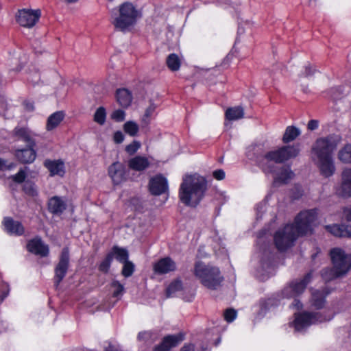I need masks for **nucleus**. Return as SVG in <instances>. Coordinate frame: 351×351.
Segmentation results:
<instances>
[{
	"label": "nucleus",
	"instance_id": "38",
	"mask_svg": "<svg viewBox=\"0 0 351 351\" xmlns=\"http://www.w3.org/2000/svg\"><path fill=\"white\" fill-rule=\"evenodd\" d=\"M124 132L130 136H136L138 132V125L133 121H126L123 126Z\"/></svg>",
	"mask_w": 351,
	"mask_h": 351
},
{
	"label": "nucleus",
	"instance_id": "17",
	"mask_svg": "<svg viewBox=\"0 0 351 351\" xmlns=\"http://www.w3.org/2000/svg\"><path fill=\"white\" fill-rule=\"evenodd\" d=\"M26 247L29 252L41 257H46L49 254V246L38 236L29 240Z\"/></svg>",
	"mask_w": 351,
	"mask_h": 351
},
{
	"label": "nucleus",
	"instance_id": "19",
	"mask_svg": "<svg viewBox=\"0 0 351 351\" xmlns=\"http://www.w3.org/2000/svg\"><path fill=\"white\" fill-rule=\"evenodd\" d=\"M35 147H36L27 145L26 147L16 149L14 152V156L21 164L32 163L36 157Z\"/></svg>",
	"mask_w": 351,
	"mask_h": 351
},
{
	"label": "nucleus",
	"instance_id": "28",
	"mask_svg": "<svg viewBox=\"0 0 351 351\" xmlns=\"http://www.w3.org/2000/svg\"><path fill=\"white\" fill-rule=\"evenodd\" d=\"M280 297L279 295L274 294L267 298H262L259 301L260 310L262 313H266L272 307L278 306L280 304Z\"/></svg>",
	"mask_w": 351,
	"mask_h": 351
},
{
	"label": "nucleus",
	"instance_id": "16",
	"mask_svg": "<svg viewBox=\"0 0 351 351\" xmlns=\"http://www.w3.org/2000/svg\"><path fill=\"white\" fill-rule=\"evenodd\" d=\"M1 224L3 231L9 235L20 237L25 234V227L23 223L14 220L12 217H4Z\"/></svg>",
	"mask_w": 351,
	"mask_h": 351
},
{
	"label": "nucleus",
	"instance_id": "9",
	"mask_svg": "<svg viewBox=\"0 0 351 351\" xmlns=\"http://www.w3.org/2000/svg\"><path fill=\"white\" fill-rule=\"evenodd\" d=\"M330 256L337 273L343 276L351 269V256L346 254L342 249H331Z\"/></svg>",
	"mask_w": 351,
	"mask_h": 351
},
{
	"label": "nucleus",
	"instance_id": "4",
	"mask_svg": "<svg viewBox=\"0 0 351 351\" xmlns=\"http://www.w3.org/2000/svg\"><path fill=\"white\" fill-rule=\"evenodd\" d=\"M140 15L139 11L132 3L123 2L117 8L112 10L111 23L115 30L125 33L136 24Z\"/></svg>",
	"mask_w": 351,
	"mask_h": 351
},
{
	"label": "nucleus",
	"instance_id": "26",
	"mask_svg": "<svg viewBox=\"0 0 351 351\" xmlns=\"http://www.w3.org/2000/svg\"><path fill=\"white\" fill-rule=\"evenodd\" d=\"M115 97L119 106L124 108L129 107L132 101V94L125 88H118L116 90Z\"/></svg>",
	"mask_w": 351,
	"mask_h": 351
},
{
	"label": "nucleus",
	"instance_id": "35",
	"mask_svg": "<svg viewBox=\"0 0 351 351\" xmlns=\"http://www.w3.org/2000/svg\"><path fill=\"white\" fill-rule=\"evenodd\" d=\"M339 160L345 164L351 163V145H345L338 153Z\"/></svg>",
	"mask_w": 351,
	"mask_h": 351
},
{
	"label": "nucleus",
	"instance_id": "33",
	"mask_svg": "<svg viewBox=\"0 0 351 351\" xmlns=\"http://www.w3.org/2000/svg\"><path fill=\"white\" fill-rule=\"evenodd\" d=\"M300 133V130L298 128L293 125L288 126L285 130L282 141L285 144L289 143L298 137Z\"/></svg>",
	"mask_w": 351,
	"mask_h": 351
},
{
	"label": "nucleus",
	"instance_id": "25",
	"mask_svg": "<svg viewBox=\"0 0 351 351\" xmlns=\"http://www.w3.org/2000/svg\"><path fill=\"white\" fill-rule=\"evenodd\" d=\"M48 210L53 215H60L66 208V203L58 196L51 197L47 204Z\"/></svg>",
	"mask_w": 351,
	"mask_h": 351
},
{
	"label": "nucleus",
	"instance_id": "45",
	"mask_svg": "<svg viewBox=\"0 0 351 351\" xmlns=\"http://www.w3.org/2000/svg\"><path fill=\"white\" fill-rule=\"evenodd\" d=\"M237 316V312L234 308H227L223 313L224 319L228 322H232Z\"/></svg>",
	"mask_w": 351,
	"mask_h": 351
},
{
	"label": "nucleus",
	"instance_id": "3",
	"mask_svg": "<svg viewBox=\"0 0 351 351\" xmlns=\"http://www.w3.org/2000/svg\"><path fill=\"white\" fill-rule=\"evenodd\" d=\"M207 189L208 183L204 177L186 176L180 184L178 197L185 206L195 208L204 197Z\"/></svg>",
	"mask_w": 351,
	"mask_h": 351
},
{
	"label": "nucleus",
	"instance_id": "24",
	"mask_svg": "<svg viewBox=\"0 0 351 351\" xmlns=\"http://www.w3.org/2000/svg\"><path fill=\"white\" fill-rule=\"evenodd\" d=\"M13 134L15 137L26 143L27 145L30 147L36 146V141L32 137L31 131L27 128L16 127L13 130Z\"/></svg>",
	"mask_w": 351,
	"mask_h": 351
},
{
	"label": "nucleus",
	"instance_id": "11",
	"mask_svg": "<svg viewBox=\"0 0 351 351\" xmlns=\"http://www.w3.org/2000/svg\"><path fill=\"white\" fill-rule=\"evenodd\" d=\"M69 250L68 247L62 250L59 257V261L54 269L53 282L58 287L66 275L69 267Z\"/></svg>",
	"mask_w": 351,
	"mask_h": 351
},
{
	"label": "nucleus",
	"instance_id": "30",
	"mask_svg": "<svg viewBox=\"0 0 351 351\" xmlns=\"http://www.w3.org/2000/svg\"><path fill=\"white\" fill-rule=\"evenodd\" d=\"M109 253L111 254L112 258H114L120 263L128 261L129 253L125 248L114 245L112 247Z\"/></svg>",
	"mask_w": 351,
	"mask_h": 351
},
{
	"label": "nucleus",
	"instance_id": "34",
	"mask_svg": "<svg viewBox=\"0 0 351 351\" xmlns=\"http://www.w3.org/2000/svg\"><path fill=\"white\" fill-rule=\"evenodd\" d=\"M166 64L170 71H177L180 68L181 61L178 56L173 53L167 57Z\"/></svg>",
	"mask_w": 351,
	"mask_h": 351
},
{
	"label": "nucleus",
	"instance_id": "5",
	"mask_svg": "<svg viewBox=\"0 0 351 351\" xmlns=\"http://www.w3.org/2000/svg\"><path fill=\"white\" fill-rule=\"evenodd\" d=\"M193 274L204 287L210 290H217L224 279L219 267L206 265L201 261L195 262Z\"/></svg>",
	"mask_w": 351,
	"mask_h": 351
},
{
	"label": "nucleus",
	"instance_id": "59",
	"mask_svg": "<svg viewBox=\"0 0 351 351\" xmlns=\"http://www.w3.org/2000/svg\"><path fill=\"white\" fill-rule=\"evenodd\" d=\"M302 196V191H298L296 194L293 195V198L295 199H298Z\"/></svg>",
	"mask_w": 351,
	"mask_h": 351
},
{
	"label": "nucleus",
	"instance_id": "44",
	"mask_svg": "<svg viewBox=\"0 0 351 351\" xmlns=\"http://www.w3.org/2000/svg\"><path fill=\"white\" fill-rule=\"evenodd\" d=\"M141 146V144L138 141H133L131 143L126 145L125 148V151L130 155L133 156L134 155L137 151L140 149Z\"/></svg>",
	"mask_w": 351,
	"mask_h": 351
},
{
	"label": "nucleus",
	"instance_id": "43",
	"mask_svg": "<svg viewBox=\"0 0 351 351\" xmlns=\"http://www.w3.org/2000/svg\"><path fill=\"white\" fill-rule=\"evenodd\" d=\"M26 178L27 173L23 169H20L16 174L12 175L10 177V178L16 184H22L23 182H25Z\"/></svg>",
	"mask_w": 351,
	"mask_h": 351
},
{
	"label": "nucleus",
	"instance_id": "22",
	"mask_svg": "<svg viewBox=\"0 0 351 351\" xmlns=\"http://www.w3.org/2000/svg\"><path fill=\"white\" fill-rule=\"evenodd\" d=\"M128 165L130 169L141 172L148 169L151 162L145 156H136L128 160Z\"/></svg>",
	"mask_w": 351,
	"mask_h": 351
},
{
	"label": "nucleus",
	"instance_id": "41",
	"mask_svg": "<svg viewBox=\"0 0 351 351\" xmlns=\"http://www.w3.org/2000/svg\"><path fill=\"white\" fill-rule=\"evenodd\" d=\"M112 261L113 258L112 255L108 252L104 260L98 265L99 271L104 274H107L110 270Z\"/></svg>",
	"mask_w": 351,
	"mask_h": 351
},
{
	"label": "nucleus",
	"instance_id": "60",
	"mask_svg": "<svg viewBox=\"0 0 351 351\" xmlns=\"http://www.w3.org/2000/svg\"><path fill=\"white\" fill-rule=\"evenodd\" d=\"M5 160L0 158V170H3L4 166H5Z\"/></svg>",
	"mask_w": 351,
	"mask_h": 351
},
{
	"label": "nucleus",
	"instance_id": "1",
	"mask_svg": "<svg viewBox=\"0 0 351 351\" xmlns=\"http://www.w3.org/2000/svg\"><path fill=\"white\" fill-rule=\"evenodd\" d=\"M263 145L254 147V160L257 166L265 174L275 175V183L286 184L293 178L294 173L290 166L278 167L276 164H281L297 157L300 153L299 145H283L277 149L265 152Z\"/></svg>",
	"mask_w": 351,
	"mask_h": 351
},
{
	"label": "nucleus",
	"instance_id": "42",
	"mask_svg": "<svg viewBox=\"0 0 351 351\" xmlns=\"http://www.w3.org/2000/svg\"><path fill=\"white\" fill-rule=\"evenodd\" d=\"M122 264L123 268L121 270V274L125 278H128L132 276L135 270L134 264L132 261H130L129 260L123 263Z\"/></svg>",
	"mask_w": 351,
	"mask_h": 351
},
{
	"label": "nucleus",
	"instance_id": "55",
	"mask_svg": "<svg viewBox=\"0 0 351 351\" xmlns=\"http://www.w3.org/2000/svg\"><path fill=\"white\" fill-rule=\"evenodd\" d=\"M154 108H153L152 106L148 107L145 110V117H150L151 114H152V112H154Z\"/></svg>",
	"mask_w": 351,
	"mask_h": 351
},
{
	"label": "nucleus",
	"instance_id": "39",
	"mask_svg": "<svg viewBox=\"0 0 351 351\" xmlns=\"http://www.w3.org/2000/svg\"><path fill=\"white\" fill-rule=\"evenodd\" d=\"M110 287L114 289L112 297L114 298L120 299L125 293L124 286L117 280L112 281Z\"/></svg>",
	"mask_w": 351,
	"mask_h": 351
},
{
	"label": "nucleus",
	"instance_id": "51",
	"mask_svg": "<svg viewBox=\"0 0 351 351\" xmlns=\"http://www.w3.org/2000/svg\"><path fill=\"white\" fill-rule=\"evenodd\" d=\"M319 127V121L315 119H311L308 121L307 125V128L309 130H317Z\"/></svg>",
	"mask_w": 351,
	"mask_h": 351
},
{
	"label": "nucleus",
	"instance_id": "20",
	"mask_svg": "<svg viewBox=\"0 0 351 351\" xmlns=\"http://www.w3.org/2000/svg\"><path fill=\"white\" fill-rule=\"evenodd\" d=\"M325 229L336 237L351 238V225L334 223L325 226Z\"/></svg>",
	"mask_w": 351,
	"mask_h": 351
},
{
	"label": "nucleus",
	"instance_id": "57",
	"mask_svg": "<svg viewBox=\"0 0 351 351\" xmlns=\"http://www.w3.org/2000/svg\"><path fill=\"white\" fill-rule=\"evenodd\" d=\"M104 351H118V350L112 344L110 343L105 348Z\"/></svg>",
	"mask_w": 351,
	"mask_h": 351
},
{
	"label": "nucleus",
	"instance_id": "27",
	"mask_svg": "<svg viewBox=\"0 0 351 351\" xmlns=\"http://www.w3.org/2000/svg\"><path fill=\"white\" fill-rule=\"evenodd\" d=\"M65 117V113L62 110L56 111L52 113L47 120L46 130L51 131L56 129L60 123L63 121Z\"/></svg>",
	"mask_w": 351,
	"mask_h": 351
},
{
	"label": "nucleus",
	"instance_id": "15",
	"mask_svg": "<svg viewBox=\"0 0 351 351\" xmlns=\"http://www.w3.org/2000/svg\"><path fill=\"white\" fill-rule=\"evenodd\" d=\"M184 339V334L179 332L176 335H167L165 336L160 343L156 345L152 351H170L178 346Z\"/></svg>",
	"mask_w": 351,
	"mask_h": 351
},
{
	"label": "nucleus",
	"instance_id": "32",
	"mask_svg": "<svg viewBox=\"0 0 351 351\" xmlns=\"http://www.w3.org/2000/svg\"><path fill=\"white\" fill-rule=\"evenodd\" d=\"M244 117V110L241 106L228 108L225 112V117L229 121L241 119Z\"/></svg>",
	"mask_w": 351,
	"mask_h": 351
},
{
	"label": "nucleus",
	"instance_id": "18",
	"mask_svg": "<svg viewBox=\"0 0 351 351\" xmlns=\"http://www.w3.org/2000/svg\"><path fill=\"white\" fill-rule=\"evenodd\" d=\"M153 270L158 275L167 274L176 270V263L169 256L161 258L154 264Z\"/></svg>",
	"mask_w": 351,
	"mask_h": 351
},
{
	"label": "nucleus",
	"instance_id": "12",
	"mask_svg": "<svg viewBox=\"0 0 351 351\" xmlns=\"http://www.w3.org/2000/svg\"><path fill=\"white\" fill-rule=\"evenodd\" d=\"M41 16L40 10L21 9L15 15L16 23L21 27L31 28L39 21Z\"/></svg>",
	"mask_w": 351,
	"mask_h": 351
},
{
	"label": "nucleus",
	"instance_id": "46",
	"mask_svg": "<svg viewBox=\"0 0 351 351\" xmlns=\"http://www.w3.org/2000/svg\"><path fill=\"white\" fill-rule=\"evenodd\" d=\"M125 112L121 109H117L111 114V119L117 122H121L125 120Z\"/></svg>",
	"mask_w": 351,
	"mask_h": 351
},
{
	"label": "nucleus",
	"instance_id": "56",
	"mask_svg": "<svg viewBox=\"0 0 351 351\" xmlns=\"http://www.w3.org/2000/svg\"><path fill=\"white\" fill-rule=\"evenodd\" d=\"M16 166V165L14 162H10V163H9L8 165L5 164V166H4L3 170L4 169H5V170H12L14 168H15Z\"/></svg>",
	"mask_w": 351,
	"mask_h": 351
},
{
	"label": "nucleus",
	"instance_id": "53",
	"mask_svg": "<svg viewBox=\"0 0 351 351\" xmlns=\"http://www.w3.org/2000/svg\"><path fill=\"white\" fill-rule=\"evenodd\" d=\"M343 213L346 221H351V206L344 208Z\"/></svg>",
	"mask_w": 351,
	"mask_h": 351
},
{
	"label": "nucleus",
	"instance_id": "21",
	"mask_svg": "<svg viewBox=\"0 0 351 351\" xmlns=\"http://www.w3.org/2000/svg\"><path fill=\"white\" fill-rule=\"evenodd\" d=\"M43 165L49 171L50 176L63 177L65 174V165L62 160L46 159Z\"/></svg>",
	"mask_w": 351,
	"mask_h": 351
},
{
	"label": "nucleus",
	"instance_id": "14",
	"mask_svg": "<svg viewBox=\"0 0 351 351\" xmlns=\"http://www.w3.org/2000/svg\"><path fill=\"white\" fill-rule=\"evenodd\" d=\"M149 193L154 196H159L169 192L167 179L162 174H157L150 178L148 184Z\"/></svg>",
	"mask_w": 351,
	"mask_h": 351
},
{
	"label": "nucleus",
	"instance_id": "40",
	"mask_svg": "<svg viewBox=\"0 0 351 351\" xmlns=\"http://www.w3.org/2000/svg\"><path fill=\"white\" fill-rule=\"evenodd\" d=\"M23 191L28 196L34 197L38 195L36 184L30 181H26L22 188Z\"/></svg>",
	"mask_w": 351,
	"mask_h": 351
},
{
	"label": "nucleus",
	"instance_id": "52",
	"mask_svg": "<svg viewBox=\"0 0 351 351\" xmlns=\"http://www.w3.org/2000/svg\"><path fill=\"white\" fill-rule=\"evenodd\" d=\"M195 346L193 343H185L180 351H195Z\"/></svg>",
	"mask_w": 351,
	"mask_h": 351
},
{
	"label": "nucleus",
	"instance_id": "50",
	"mask_svg": "<svg viewBox=\"0 0 351 351\" xmlns=\"http://www.w3.org/2000/svg\"><path fill=\"white\" fill-rule=\"evenodd\" d=\"M23 106L26 111L27 112H33L35 109L34 103L29 100H25L23 102Z\"/></svg>",
	"mask_w": 351,
	"mask_h": 351
},
{
	"label": "nucleus",
	"instance_id": "49",
	"mask_svg": "<svg viewBox=\"0 0 351 351\" xmlns=\"http://www.w3.org/2000/svg\"><path fill=\"white\" fill-rule=\"evenodd\" d=\"M113 141L117 144H120L124 141V135L121 131H117L113 134Z\"/></svg>",
	"mask_w": 351,
	"mask_h": 351
},
{
	"label": "nucleus",
	"instance_id": "47",
	"mask_svg": "<svg viewBox=\"0 0 351 351\" xmlns=\"http://www.w3.org/2000/svg\"><path fill=\"white\" fill-rule=\"evenodd\" d=\"M315 71L316 70L313 69L310 64H308V65L305 66L304 72L300 74V77H308L309 76L313 75L315 73Z\"/></svg>",
	"mask_w": 351,
	"mask_h": 351
},
{
	"label": "nucleus",
	"instance_id": "8",
	"mask_svg": "<svg viewBox=\"0 0 351 351\" xmlns=\"http://www.w3.org/2000/svg\"><path fill=\"white\" fill-rule=\"evenodd\" d=\"M330 319V318H326L325 315L319 312L303 311L295 314L293 324L296 330H301L311 324L318 322L321 323Z\"/></svg>",
	"mask_w": 351,
	"mask_h": 351
},
{
	"label": "nucleus",
	"instance_id": "7",
	"mask_svg": "<svg viewBox=\"0 0 351 351\" xmlns=\"http://www.w3.org/2000/svg\"><path fill=\"white\" fill-rule=\"evenodd\" d=\"M298 237L289 225L276 231L274 236L276 247L280 252H285L291 247Z\"/></svg>",
	"mask_w": 351,
	"mask_h": 351
},
{
	"label": "nucleus",
	"instance_id": "23",
	"mask_svg": "<svg viewBox=\"0 0 351 351\" xmlns=\"http://www.w3.org/2000/svg\"><path fill=\"white\" fill-rule=\"evenodd\" d=\"M339 193L344 197H351V168L345 169L342 172Z\"/></svg>",
	"mask_w": 351,
	"mask_h": 351
},
{
	"label": "nucleus",
	"instance_id": "29",
	"mask_svg": "<svg viewBox=\"0 0 351 351\" xmlns=\"http://www.w3.org/2000/svg\"><path fill=\"white\" fill-rule=\"evenodd\" d=\"M328 292L325 290H315L312 293V305L317 310L324 308Z\"/></svg>",
	"mask_w": 351,
	"mask_h": 351
},
{
	"label": "nucleus",
	"instance_id": "48",
	"mask_svg": "<svg viewBox=\"0 0 351 351\" xmlns=\"http://www.w3.org/2000/svg\"><path fill=\"white\" fill-rule=\"evenodd\" d=\"M213 176L217 180H223L226 177V173L223 169H219L213 172Z\"/></svg>",
	"mask_w": 351,
	"mask_h": 351
},
{
	"label": "nucleus",
	"instance_id": "31",
	"mask_svg": "<svg viewBox=\"0 0 351 351\" xmlns=\"http://www.w3.org/2000/svg\"><path fill=\"white\" fill-rule=\"evenodd\" d=\"M183 289V283L180 278L172 280L165 290L167 298H172L174 295Z\"/></svg>",
	"mask_w": 351,
	"mask_h": 351
},
{
	"label": "nucleus",
	"instance_id": "13",
	"mask_svg": "<svg viewBox=\"0 0 351 351\" xmlns=\"http://www.w3.org/2000/svg\"><path fill=\"white\" fill-rule=\"evenodd\" d=\"M108 174L114 185H119L126 181L128 176L125 166L119 161L114 162L108 167Z\"/></svg>",
	"mask_w": 351,
	"mask_h": 351
},
{
	"label": "nucleus",
	"instance_id": "54",
	"mask_svg": "<svg viewBox=\"0 0 351 351\" xmlns=\"http://www.w3.org/2000/svg\"><path fill=\"white\" fill-rule=\"evenodd\" d=\"M293 298L294 300H293V302L291 306L298 310L302 308L303 305H302V303L301 302V301L299 299H298L297 298Z\"/></svg>",
	"mask_w": 351,
	"mask_h": 351
},
{
	"label": "nucleus",
	"instance_id": "61",
	"mask_svg": "<svg viewBox=\"0 0 351 351\" xmlns=\"http://www.w3.org/2000/svg\"><path fill=\"white\" fill-rule=\"evenodd\" d=\"M67 3H75L77 2L78 0H65Z\"/></svg>",
	"mask_w": 351,
	"mask_h": 351
},
{
	"label": "nucleus",
	"instance_id": "58",
	"mask_svg": "<svg viewBox=\"0 0 351 351\" xmlns=\"http://www.w3.org/2000/svg\"><path fill=\"white\" fill-rule=\"evenodd\" d=\"M9 294V289L6 290L2 291L1 294L0 295L1 300H3Z\"/></svg>",
	"mask_w": 351,
	"mask_h": 351
},
{
	"label": "nucleus",
	"instance_id": "37",
	"mask_svg": "<svg viewBox=\"0 0 351 351\" xmlns=\"http://www.w3.org/2000/svg\"><path fill=\"white\" fill-rule=\"evenodd\" d=\"M106 110L104 106H99L93 115V121L100 125H103L106 120Z\"/></svg>",
	"mask_w": 351,
	"mask_h": 351
},
{
	"label": "nucleus",
	"instance_id": "10",
	"mask_svg": "<svg viewBox=\"0 0 351 351\" xmlns=\"http://www.w3.org/2000/svg\"><path fill=\"white\" fill-rule=\"evenodd\" d=\"M312 278L311 272L307 273L300 280L291 282L281 291V298H298L305 291L308 284Z\"/></svg>",
	"mask_w": 351,
	"mask_h": 351
},
{
	"label": "nucleus",
	"instance_id": "2",
	"mask_svg": "<svg viewBox=\"0 0 351 351\" xmlns=\"http://www.w3.org/2000/svg\"><path fill=\"white\" fill-rule=\"evenodd\" d=\"M340 141L341 137L339 135L329 134L318 138L312 147L313 159L321 175L325 178L331 177L335 173L333 153Z\"/></svg>",
	"mask_w": 351,
	"mask_h": 351
},
{
	"label": "nucleus",
	"instance_id": "36",
	"mask_svg": "<svg viewBox=\"0 0 351 351\" xmlns=\"http://www.w3.org/2000/svg\"><path fill=\"white\" fill-rule=\"evenodd\" d=\"M336 271L337 269L334 267H326L322 270L321 276L325 281H330L343 276Z\"/></svg>",
	"mask_w": 351,
	"mask_h": 351
},
{
	"label": "nucleus",
	"instance_id": "6",
	"mask_svg": "<svg viewBox=\"0 0 351 351\" xmlns=\"http://www.w3.org/2000/svg\"><path fill=\"white\" fill-rule=\"evenodd\" d=\"M317 214V208L300 211L295 217L293 223L289 226L295 231L298 237L312 234V225L316 220Z\"/></svg>",
	"mask_w": 351,
	"mask_h": 351
}]
</instances>
